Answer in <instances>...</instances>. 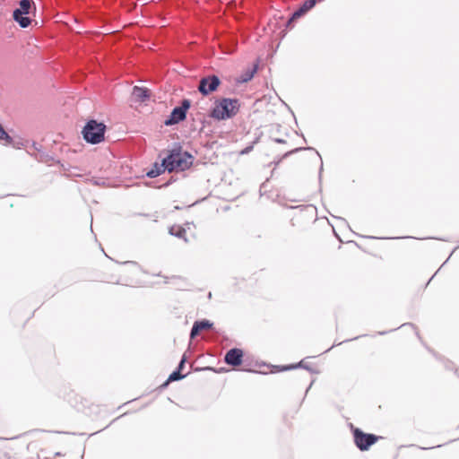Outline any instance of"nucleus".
I'll list each match as a JSON object with an SVG mask.
<instances>
[{"mask_svg": "<svg viewBox=\"0 0 459 459\" xmlns=\"http://www.w3.org/2000/svg\"><path fill=\"white\" fill-rule=\"evenodd\" d=\"M35 7L32 0H21L19 7L15 8L13 12V19L19 24L21 28H27L31 23V19L28 16L30 12L31 6Z\"/></svg>", "mask_w": 459, "mask_h": 459, "instance_id": "20e7f679", "label": "nucleus"}, {"mask_svg": "<svg viewBox=\"0 0 459 459\" xmlns=\"http://www.w3.org/2000/svg\"><path fill=\"white\" fill-rule=\"evenodd\" d=\"M186 375L182 374L181 371L175 369L172 373L169 374V381H171V382L179 381V380L183 379L184 377H186Z\"/></svg>", "mask_w": 459, "mask_h": 459, "instance_id": "f3484780", "label": "nucleus"}, {"mask_svg": "<svg viewBox=\"0 0 459 459\" xmlns=\"http://www.w3.org/2000/svg\"><path fill=\"white\" fill-rule=\"evenodd\" d=\"M455 253V249L452 250V252L449 254L448 255V258H446L445 261H444V264H446L448 261H449V258H451V256L454 255Z\"/></svg>", "mask_w": 459, "mask_h": 459, "instance_id": "f704fd0d", "label": "nucleus"}, {"mask_svg": "<svg viewBox=\"0 0 459 459\" xmlns=\"http://www.w3.org/2000/svg\"><path fill=\"white\" fill-rule=\"evenodd\" d=\"M213 324L208 319L196 320L190 331V339H195L203 330L212 328Z\"/></svg>", "mask_w": 459, "mask_h": 459, "instance_id": "1a4fd4ad", "label": "nucleus"}, {"mask_svg": "<svg viewBox=\"0 0 459 459\" xmlns=\"http://www.w3.org/2000/svg\"><path fill=\"white\" fill-rule=\"evenodd\" d=\"M240 108L239 100L237 98H222L214 102L210 111V117L218 120H227L235 117Z\"/></svg>", "mask_w": 459, "mask_h": 459, "instance_id": "f257e3e1", "label": "nucleus"}, {"mask_svg": "<svg viewBox=\"0 0 459 459\" xmlns=\"http://www.w3.org/2000/svg\"><path fill=\"white\" fill-rule=\"evenodd\" d=\"M455 253V249L452 250V252L449 254L448 255V258H446L445 261H444V264H446L448 261H449V258H451V256L454 255Z\"/></svg>", "mask_w": 459, "mask_h": 459, "instance_id": "c85d7f7f", "label": "nucleus"}, {"mask_svg": "<svg viewBox=\"0 0 459 459\" xmlns=\"http://www.w3.org/2000/svg\"><path fill=\"white\" fill-rule=\"evenodd\" d=\"M165 170H168V167L163 159L160 164L154 162L152 169L147 171L146 176L150 178H154L161 175Z\"/></svg>", "mask_w": 459, "mask_h": 459, "instance_id": "9b49d317", "label": "nucleus"}, {"mask_svg": "<svg viewBox=\"0 0 459 459\" xmlns=\"http://www.w3.org/2000/svg\"><path fill=\"white\" fill-rule=\"evenodd\" d=\"M123 264H136L135 262H133V261H126V262H124Z\"/></svg>", "mask_w": 459, "mask_h": 459, "instance_id": "4c0bfd02", "label": "nucleus"}, {"mask_svg": "<svg viewBox=\"0 0 459 459\" xmlns=\"http://www.w3.org/2000/svg\"><path fill=\"white\" fill-rule=\"evenodd\" d=\"M401 326H397V327H394V330H397V329H400ZM394 331V329H393ZM389 332H392V330H390Z\"/></svg>", "mask_w": 459, "mask_h": 459, "instance_id": "37998d69", "label": "nucleus"}, {"mask_svg": "<svg viewBox=\"0 0 459 459\" xmlns=\"http://www.w3.org/2000/svg\"><path fill=\"white\" fill-rule=\"evenodd\" d=\"M342 342H339V343H337V344H333L331 348L327 349L325 351H329V350H331L333 346H335V345H339V344H342Z\"/></svg>", "mask_w": 459, "mask_h": 459, "instance_id": "58836bf2", "label": "nucleus"}, {"mask_svg": "<svg viewBox=\"0 0 459 459\" xmlns=\"http://www.w3.org/2000/svg\"><path fill=\"white\" fill-rule=\"evenodd\" d=\"M455 253V249L452 250V252L449 254L448 255V258H446L445 261H444V264H446L448 261H449V258H451V256L454 255Z\"/></svg>", "mask_w": 459, "mask_h": 459, "instance_id": "c756f323", "label": "nucleus"}, {"mask_svg": "<svg viewBox=\"0 0 459 459\" xmlns=\"http://www.w3.org/2000/svg\"><path fill=\"white\" fill-rule=\"evenodd\" d=\"M207 369H209V370H212V371H216L214 368H210V367H209V368H207Z\"/></svg>", "mask_w": 459, "mask_h": 459, "instance_id": "c03bdc74", "label": "nucleus"}, {"mask_svg": "<svg viewBox=\"0 0 459 459\" xmlns=\"http://www.w3.org/2000/svg\"><path fill=\"white\" fill-rule=\"evenodd\" d=\"M455 253V249L452 250V252L449 254L448 255V258H446L445 261H444V264H446L448 261H449V258H451V256L454 255Z\"/></svg>", "mask_w": 459, "mask_h": 459, "instance_id": "473e14b6", "label": "nucleus"}, {"mask_svg": "<svg viewBox=\"0 0 459 459\" xmlns=\"http://www.w3.org/2000/svg\"><path fill=\"white\" fill-rule=\"evenodd\" d=\"M359 336L358 337H354V338H351V339H348V340H345L344 342H350V341H352V340H357Z\"/></svg>", "mask_w": 459, "mask_h": 459, "instance_id": "ea45409f", "label": "nucleus"}, {"mask_svg": "<svg viewBox=\"0 0 459 459\" xmlns=\"http://www.w3.org/2000/svg\"><path fill=\"white\" fill-rule=\"evenodd\" d=\"M313 383H314V381H312V382L309 384L308 387H307V390H306V394H307L308 390H309V389H310V387L312 386Z\"/></svg>", "mask_w": 459, "mask_h": 459, "instance_id": "e433bc0d", "label": "nucleus"}, {"mask_svg": "<svg viewBox=\"0 0 459 459\" xmlns=\"http://www.w3.org/2000/svg\"><path fill=\"white\" fill-rule=\"evenodd\" d=\"M404 326H411V328H413L416 331L415 325L413 324H411V323H406V324H403L401 325V327H404Z\"/></svg>", "mask_w": 459, "mask_h": 459, "instance_id": "5701e85b", "label": "nucleus"}, {"mask_svg": "<svg viewBox=\"0 0 459 459\" xmlns=\"http://www.w3.org/2000/svg\"><path fill=\"white\" fill-rule=\"evenodd\" d=\"M317 3V0H306L301 6L307 10V12L310 11Z\"/></svg>", "mask_w": 459, "mask_h": 459, "instance_id": "6ab92c4d", "label": "nucleus"}, {"mask_svg": "<svg viewBox=\"0 0 459 459\" xmlns=\"http://www.w3.org/2000/svg\"><path fill=\"white\" fill-rule=\"evenodd\" d=\"M257 65H255L252 68L247 69L239 75L237 82L239 83H245L251 81L255 74L257 72Z\"/></svg>", "mask_w": 459, "mask_h": 459, "instance_id": "ddd939ff", "label": "nucleus"}, {"mask_svg": "<svg viewBox=\"0 0 459 459\" xmlns=\"http://www.w3.org/2000/svg\"><path fill=\"white\" fill-rule=\"evenodd\" d=\"M221 83V79L217 75L208 74L200 79L197 89L203 96H208L217 91Z\"/></svg>", "mask_w": 459, "mask_h": 459, "instance_id": "0eeeda50", "label": "nucleus"}, {"mask_svg": "<svg viewBox=\"0 0 459 459\" xmlns=\"http://www.w3.org/2000/svg\"><path fill=\"white\" fill-rule=\"evenodd\" d=\"M440 446H441L440 445H437V446H436L429 447V449H430V448H434V447H440ZM420 448H421V449H427L426 447H420Z\"/></svg>", "mask_w": 459, "mask_h": 459, "instance_id": "a19ab883", "label": "nucleus"}, {"mask_svg": "<svg viewBox=\"0 0 459 459\" xmlns=\"http://www.w3.org/2000/svg\"><path fill=\"white\" fill-rule=\"evenodd\" d=\"M304 368L311 373H315L316 371L307 364H304V362L301 360L299 361V363L297 364H291V365H288V366H283L281 368V371H285V370H290V369H294V368Z\"/></svg>", "mask_w": 459, "mask_h": 459, "instance_id": "2eb2a0df", "label": "nucleus"}, {"mask_svg": "<svg viewBox=\"0 0 459 459\" xmlns=\"http://www.w3.org/2000/svg\"><path fill=\"white\" fill-rule=\"evenodd\" d=\"M258 141V139H256L255 141H254L250 145L247 146L246 148H244L243 150L240 151V154L241 155H245V154H247L249 153L253 148H254V144L256 143Z\"/></svg>", "mask_w": 459, "mask_h": 459, "instance_id": "aec40b11", "label": "nucleus"}, {"mask_svg": "<svg viewBox=\"0 0 459 459\" xmlns=\"http://www.w3.org/2000/svg\"><path fill=\"white\" fill-rule=\"evenodd\" d=\"M243 351L239 348L229 350L224 356V362L231 367H238L243 362Z\"/></svg>", "mask_w": 459, "mask_h": 459, "instance_id": "6e6552de", "label": "nucleus"}, {"mask_svg": "<svg viewBox=\"0 0 459 459\" xmlns=\"http://www.w3.org/2000/svg\"><path fill=\"white\" fill-rule=\"evenodd\" d=\"M354 444L360 451H368L381 437L366 433L359 428H352Z\"/></svg>", "mask_w": 459, "mask_h": 459, "instance_id": "39448f33", "label": "nucleus"}, {"mask_svg": "<svg viewBox=\"0 0 459 459\" xmlns=\"http://www.w3.org/2000/svg\"><path fill=\"white\" fill-rule=\"evenodd\" d=\"M455 253V249L452 250V252L449 254L448 255V258H446L445 261H444V264H446L448 261H449V258H451V256L454 255Z\"/></svg>", "mask_w": 459, "mask_h": 459, "instance_id": "bb28decb", "label": "nucleus"}, {"mask_svg": "<svg viewBox=\"0 0 459 459\" xmlns=\"http://www.w3.org/2000/svg\"><path fill=\"white\" fill-rule=\"evenodd\" d=\"M32 146H33L34 150H36L38 152H41L40 146L37 143H33Z\"/></svg>", "mask_w": 459, "mask_h": 459, "instance_id": "393cba45", "label": "nucleus"}, {"mask_svg": "<svg viewBox=\"0 0 459 459\" xmlns=\"http://www.w3.org/2000/svg\"><path fill=\"white\" fill-rule=\"evenodd\" d=\"M186 361V355H183L176 369L182 372L183 368H185Z\"/></svg>", "mask_w": 459, "mask_h": 459, "instance_id": "412c9836", "label": "nucleus"}, {"mask_svg": "<svg viewBox=\"0 0 459 459\" xmlns=\"http://www.w3.org/2000/svg\"><path fill=\"white\" fill-rule=\"evenodd\" d=\"M171 381H169V377L167 378V380L160 385V388H165L168 386V385L170 383Z\"/></svg>", "mask_w": 459, "mask_h": 459, "instance_id": "a878e982", "label": "nucleus"}, {"mask_svg": "<svg viewBox=\"0 0 459 459\" xmlns=\"http://www.w3.org/2000/svg\"><path fill=\"white\" fill-rule=\"evenodd\" d=\"M455 253V249L452 250V252L449 254L448 255V258H446L445 261H444V264H446L448 261H449V258H451V256L454 255Z\"/></svg>", "mask_w": 459, "mask_h": 459, "instance_id": "7c9ffc66", "label": "nucleus"}, {"mask_svg": "<svg viewBox=\"0 0 459 459\" xmlns=\"http://www.w3.org/2000/svg\"><path fill=\"white\" fill-rule=\"evenodd\" d=\"M304 150H308V151H315L316 155L319 157V160H320V168H319V181L321 182V178H322V171H323V160H322V157L320 155V153L313 147H298V148H295L290 152H287L277 162L276 164H279L280 161L284 159V158H287L289 157L290 155L293 154V153H297L299 152H301V151H304Z\"/></svg>", "mask_w": 459, "mask_h": 459, "instance_id": "9d476101", "label": "nucleus"}, {"mask_svg": "<svg viewBox=\"0 0 459 459\" xmlns=\"http://www.w3.org/2000/svg\"><path fill=\"white\" fill-rule=\"evenodd\" d=\"M164 160L169 172L174 170L184 171L193 165L194 156L187 151L183 152L182 147L178 145L169 152Z\"/></svg>", "mask_w": 459, "mask_h": 459, "instance_id": "f03ea898", "label": "nucleus"}, {"mask_svg": "<svg viewBox=\"0 0 459 459\" xmlns=\"http://www.w3.org/2000/svg\"><path fill=\"white\" fill-rule=\"evenodd\" d=\"M298 10L302 16L307 13V10H305L301 5L298 8Z\"/></svg>", "mask_w": 459, "mask_h": 459, "instance_id": "4be33fe9", "label": "nucleus"}, {"mask_svg": "<svg viewBox=\"0 0 459 459\" xmlns=\"http://www.w3.org/2000/svg\"><path fill=\"white\" fill-rule=\"evenodd\" d=\"M133 96L140 102H145L151 98L150 91L145 87L139 86L133 88Z\"/></svg>", "mask_w": 459, "mask_h": 459, "instance_id": "f8f14e48", "label": "nucleus"}, {"mask_svg": "<svg viewBox=\"0 0 459 459\" xmlns=\"http://www.w3.org/2000/svg\"><path fill=\"white\" fill-rule=\"evenodd\" d=\"M300 17H302V15H301V14H300V13L299 12V10H298V9H297V10H295V11L292 13L291 16H290V17L289 18V20L287 21V22H286V27H287V28H291V27L293 26V25H292V23H293L296 20L299 19Z\"/></svg>", "mask_w": 459, "mask_h": 459, "instance_id": "a211bd4d", "label": "nucleus"}, {"mask_svg": "<svg viewBox=\"0 0 459 459\" xmlns=\"http://www.w3.org/2000/svg\"><path fill=\"white\" fill-rule=\"evenodd\" d=\"M273 142L277 143H285V140L281 139V138H274L273 139Z\"/></svg>", "mask_w": 459, "mask_h": 459, "instance_id": "b1692460", "label": "nucleus"}, {"mask_svg": "<svg viewBox=\"0 0 459 459\" xmlns=\"http://www.w3.org/2000/svg\"><path fill=\"white\" fill-rule=\"evenodd\" d=\"M191 107V101L188 99L182 100L179 106L175 107L170 115L165 119L164 125L167 126L177 125L186 118L187 111Z\"/></svg>", "mask_w": 459, "mask_h": 459, "instance_id": "423d86ee", "label": "nucleus"}, {"mask_svg": "<svg viewBox=\"0 0 459 459\" xmlns=\"http://www.w3.org/2000/svg\"><path fill=\"white\" fill-rule=\"evenodd\" d=\"M387 333H389V331H382V332H378L377 334L379 335H385Z\"/></svg>", "mask_w": 459, "mask_h": 459, "instance_id": "c9c22d12", "label": "nucleus"}, {"mask_svg": "<svg viewBox=\"0 0 459 459\" xmlns=\"http://www.w3.org/2000/svg\"><path fill=\"white\" fill-rule=\"evenodd\" d=\"M455 253V249L452 250V252L449 254L448 255V258H446L445 261H444V264H446L448 261H449V258H451V256L454 255Z\"/></svg>", "mask_w": 459, "mask_h": 459, "instance_id": "72a5a7b5", "label": "nucleus"}, {"mask_svg": "<svg viewBox=\"0 0 459 459\" xmlns=\"http://www.w3.org/2000/svg\"><path fill=\"white\" fill-rule=\"evenodd\" d=\"M455 253V249L452 250V252L449 254L448 255V258H446L445 261H444V264H446L448 261H449V258H451V256L454 255Z\"/></svg>", "mask_w": 459, "mask_h": 459, "instance_id": "cd10ccee", "label": "nucleus"}, {"mask_svg": "<svg viewBox=\"0 0 459 459\" xmlns=\"http://www.w3.org/2000/svg\"><path fill=\"white\" fill-rule=\"evenodd\" d=\"M107 126L103 122L89 119L82 130L83 140L91 144H98L104 141Z\"/></svg>", "mask_w": 459, "mask_h": 459, "instance_id": "7ed1b4c3", "label": "nucleus"}, {"mask_svg": "<svg viewBox=\"0 0 459 459\" xmlns=\"http://www.w3.org/2000/svg\"><path fill=\"white\" fill-rule=\"evenodd\" d=\"M0 140L5 142L6 144L13 143V138L8 134V133L4 130V126L0 124Z\"/></svg>", "mask_w": 459, "mask_h": 459, "instance_id": "dca6fc26", "label": "nucleus"}, {"mask_svg": "<svg viewBox=\"0 0 459 459\" xmlns=\"http://www.w3.org/2000/svg\"><path fill=\"white\" fill-rule=\"evenodd\" d=\"M455 253V249L452 250V252L449 254L448 255V258H446L445 261H444V264H446L448 261H449V258H451V256L454 255Z\"/></svg>", "mask_w": 459, "mask_h": 459, "instance_id": "2f4dec72", "label": "nucleus"}, {"mask_svg": "<svg viewBox=\"0 0 459 459\" xmlns=\"http://www.w3.org/2000/svg\"><path fill=\"white\" fill-rule=\"evenodd\" d=\"M169 232L170 235L178 238H183L186 243L188 242V239L186 238V230L184 227L174 225L169 228Z\"/></svg>", "mask_w": 459, "mask_h": 459, "instance_id": "4468645a", "label": "nucleus"}, {"mask_svg": "<svg viewBox=\"0 0 459 459\" xmlns=\"http://www.w3.org/2000/svg\"><path fill=\"white\" fill-rule=\"evenodd\" d=\"M401 326H397V327H394V330H397V329H400ZM394 331V329H393ZM389 332H392V330H390Z\"/></svg>", "mask_w": 459, "mask_h": 459, "instance_id": "79ce46f5", "label": "nucleus"}]
</instances>
